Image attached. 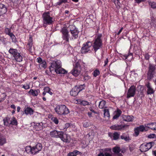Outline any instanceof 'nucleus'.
<instances>
[{"instance_id":"nucleus-53","label":"nucleus","mask_w":156,"mask_h":156,"mask_svg":"<svg viewBox=\"0 0 156 156\" xmlns=\"http://www.w3.org/2000/svg\"><path fill=\"white\" fill-rule=\"evenodd\" d=\"M155 136V134H151L148 136V137L150 138H154V137Z\"/></svg>"},{"instance_id":"nucleus-17","label":"nucleus","mask_w":156,"mask_h":156,"mask_svg":"<svg viewBox=\"0 0 156 156\" xmlns=\"http://www.w3.org/2000/svg\"><path fill=\"white\" fill-rule=\"evenodd\" d=\"M61 132L62 131H57L56 130H54L50 132V135L51 137L59 138Z\"/></svg>"},{"instance_id":"nucleus-4","label":"nucleus","mask_w":156,"mask_h":156,"mask_svg":"<svg viewBox=\"0 0 156 156\" xmlns=\"http://www.w3.org/2000/svg\"><path fill=\"white\" fill-rule=\"evenodd\" d=\"M9 52L14 57L17 62H21L23 61V57L20 51L16 49L11 48L9 50Z\"/></svg>"},{"instance_id":"nucleus-11","label":"nucleus","mask_w":156,"mask_h":156,"mask_svg":"<svg viewBox=\"0 0 156 156\" xmlns=\"http://www.w3.org/2000/svg\"><path fill=\"white\" fill-rule=\"evenodd\" d=\"M154 143L150 142L148 143H144L140 146V150L141 152H145L148 151L152 147V144Z\"/></svg>"},{"instance_id":"nucleus-20","label":"nucleus","mask_w":156,"mask_h":156,"mask_svg":"<svg viewBox=\"0 0 156 156\" xmlns=\"http://www.w3.org/2000/svg\"><path fill=\"white\" fill-rule=\"evenodd\" d=\"M78 88V86H76L73 88L70 91V94L74 97L76 96L80 92V90Z\"/></svg>"},{"instance_id":"nucleus-57","label":"nucleus","mask_w":156,"mask_h":156,"mask_svg":"<svg viewBox=\"0 0 156 156\" xmlns=\"http://www.w3.org/2000/svg\"><path fill=\"white\" fill-rule=\"evenodd\" d=\"M73 152V153H74V155H75V156H76L78 154H79L80 153L79 151L77 150H75Z\"/></svg>"},{"instance_id":"nucleus-26","label":"nucleus","mask_w":156,"mask_h":156,"mask_svg":"<svg viewBox=\"0 0 156 156\" xmlns=\"http://www.w3.org/2000/svg\"><path fill=\"white\" fill-rule=\"evenodd\" d=\"M120 138L122 140H124L126 141H129L130 140L129 134L125 133H122L120 136Z\"/></svg>"},{"instance_id":"nucleus-38","label":"nucleus","mask_w":156,"mask_h":156,"mask_svg":"<svg viewBox=\"0 0 156 156\" xmlns=\"http://www.w3.org/2000/svg\"><path fill=\"white\" fill-rule=\"evenodd\" d=\"M112 136L114 140H117L119 138V134L118 133L115 132L113 133Z\"/></svg>"},{"instance_id":"nucleus-45","label":"nucleus","mask_w":156,"mask_h":156,"mask_svg":"<svg viewBox=\"0 0 156 156\" xmlns=\"http://www.w3.org/2000/svg\"><path fill=\"white\" fill-rule=\"evenodd\" d=\"M89 131H91L90 132L88 133V136L89 137H91L90 138L92 139L93 138V136L94 135V131L92 129H90Z\"/></svg>"},{"instance_id":"nucleus-21","label":"nucleus","mask_w":156,"mask_h":156,"mask_svg":"<svg viewBox=\"0 0 156 156\" xmlns=\"http://www.w3.org/2000/svg\"><path fill=\"white\" fill-rule=\"evenodd\" d=\"M12 3L10 4V5L12 8L14 9H16L19 7V0H10Z\"/></svg>"},{"instance_id":"nucleus-7","label":"nucleus","mask_w":156,"mask_h":156,"mask_svg":"<svg viewBox=\"0 0 156 156\" xmlns=\"http://www.w3.org/2000/svg\"><path fill=\"white\" fill-rule=\"evenodd\" d=\"M60 32L62 34V39L66 42H69V39H70L71 37L67 29L65 27H64L61 30Z\"/></svg>"},{"instance_id":"nucleus-28","label":"nucleus","mask_w":156,"mask_h":156,"mask_svg":"<svg viewBox=\"0 0 156 156\" xmlns=\"http://www.w3.org/2000/svg\"><path fill=\"white\" fill-rule=\"evenodd\" d=\"M11 120L10 118L8 117H5L3 120L4 125L6 126H9V123Z\"/></svg>"},{"instance_id":"nucleus-25","label":"nucleus","mask_w":156,"mask_h":156,"mask_svg":"<svg viewBox=\"0 0 156 156\" xmlns=\"http://www.w3.org/2000/svg\"><path fill=\"white\" fill-rule=\"evenodd\" d=\"M43 123L42 122L41 123H37L35 125L34 127L36 130L39 131L42 129L43 127Z\"/></svg>"},{"instance_id":"nucleus-55","label":"nucleus","mask_w":156,"mask_h":156,"mask_svg":"<svg viewBox=\"0 0 156 156\" xmlns=\"http://www.w3.org/2000/svg\"><path fill=\"white\" fill-rule=\"evenodd\" d=\"M147 0H135L136 2L138 3H139L140 2H144L146 1Z\"/></svg>"},{"instance_id":"nucleus-59","label":"nucleus","mask_w":156,"mask_h":156,"mask_svg":"<svg viewBox=\"0 0 156 156\" xmlns=\"http://www.w3.org/2000/svg\"><path fill=\"white\" fill-rule=\"evenodd\" d=\"M45 73L47 74V75H50L51 74V73L50 72H50H48V71L47 70H46L45 71Z\"/></svg>"},{"instance_id":"nucleus-44","label":"nucleus","mask_w":156,"mask_h":156,"mask_svg":"<svg viewBox=\"0 0 156 156\" xmlns=\"http://www.w3.org/2000/svg\"><path fill=\"white\" fill-rule=\"evenodd\" d=\"M44 91H46L47 93H48L51 95H52L53 93L51 91V89L49 87H45L44 89Z\"/></svg>"},{"instance_id":"nucleus-62","label":"nucleus","mask_w":156,"mask_h":156,"mask_svg":"<svg viewBox=\"0 0 156 156\" xmlns=\"http://www.w3.org/2000/svg\"><path fill=\"white\" fill-rule=\"evenodd\" d=\"M10 107L11 108L13 109H14L16 110V107L14 105H11L10 106Z\"/></svg>"},{"instance_id":"nucleus-12","label":"nucleus","mask_w":156,"mask_h":156,"mask_svg":"<svg viewBox=\"0 0 156 156\" xmlns=\"http://www.w3.org/2000/svg\"><path fill=\"white\" fill-rule=\"evenodd\" d=\"M148 130V129L147 127L144 126L143 125H140L134 129V136H137L139 135L140 132L147 131Z\"/></svg>"},{"instance_id":"nucleus-58","label":"nucleus","mask_w":156,"mask_h":156,"mask_svg":"<svg viewBox=\"0 0 156 156\" xmlns=\"http://www.w3.org/2000/svg\"><path fill=\"white\" fill-rule=\"evenodd\" d=\"M68 156H75L73 152H70L68 154Z\"/></svg>"},{"instance_id":"nucleus-16","label":"nucleus","mask_w":156,"mask_h":156,"mask_svg":"<svg viewBox=\"0 0 156 156\" xmlns=\"http://www.w3.org/2000/svg\"><path fill=\"white\" fill-rule=\"evenodd\" d=\"M42 145L40 143H38L35 146L32 147V152L34 154H36L41 151L42 148Z\"/></svg>"},{"instance_id":"nucleus-47","label":"nucleus","mask_w":156,"mask_h":156,"mask_svg":"<svg viewBox=\"0 0 156 156\" xmlns=\"http://www.w3.org/2000/svg\"><path fill=\"white\" fill-rule=\"evenodd\" d=\"M23 86L22 87L25 90L28 89L30 88V86L29 84H27L26 85H22Z\"/></svg>"},{"instance_id":"nucleus-46","label":"nucleus","mask_w":156,"mask_h":156,"mask_svg":"<svg viewBox=\"0 0 156 156\" xmlns=\"http://www.w3.org/2000/svg\"><path fill=\"white\" fill-rule=\"evenodd\" d=\"M100 74V72L98 70H95L93 72V76L94 77H96Z\"/></svg>"},{"instance_id":"nucleus-36","label":"nucleus","mask_w":156,"mask_h":156,"mask_svg":"<svg viewBox=\"0 0 156 156\" xmlns=\"http://www.w3.org/2000/svg\"><path fill=\"white\" fill-rule=\"evenodd\" d=\"M47 64L45 60H43V62L39 64V67L41 69V68H42L44 69H45L47 67Z\"/></svg>"},{"instance_id":"nucleus-32","label":"nucleus","mask_w":156,"mask_h":156,"mask_svg":"<svg viewBox=\"0 0 156 156\" xmlns=\"http://www.w3.org/2000/svg\"><path fill=\"white\" fill-rule=\"evenodd\" d=\"M116 114L113 117V119H117L120 115L122 111L120 110L119 109H117V111L115 112Z\"/></svg>"},{"instance_id":"nucleus-5","label":"nucleus","mask_w":156,"mask_h":156,"mask_svg":"<svg viewBox=\"0 0 156 156\" xmlns=\"http://www.w3.org/2000/svg\"><path fill=\"white\" fill-rule=\"evenodd\" d=\"M155 66L151 63L149 64L148 71L147 74V80L150 81L154 77L156 73Z\"/></svg>"},{"instance_id":"nucleus-22","label":"nucleus","mask_w":156,"mask_h":156,"mask_svg":"<svg viewBox=\"0 0 156 156\" xmlns=\"http://www.w3.org/2000/svg\"><path fill=\"white\" fill-rule=\"evenodd\" d=\"M81 51V53L83 54H86L88 52V41L83 44Z\"/></svg>"},{"instance_id":"nucleus-40","label":"nucleus","mask_w":156,"mask_h":156,"mask_svg":"<svg viewBox=\"0 0 156 156\" xmlns=\"http://www.w3.org/2000/svg\"><path fill=\"white\" fill-rule=\"evenodd\" d=\"M51 120L56 125H58L59 123L58 119L56 117H53Z\"/></svg>"},{"instance_id":"nucleus-2","label":"nucleus","mask_w":156,"mask_h":156,"mask_svg":"<svg viewBox=\"0 0 156 156\" xmlns=\"http://www.w3.org/2000/svg\"><path fill=\"white\" fill-rule=\"evenodd\" d=\"M44 26L52 24L54 22L53 17L51 16L50 12L48 11L44 12L42 15Z\"/></svg>"},{"instance_id":"nucleus-35","label":"nucleus","mask_w":156,"mask_h":156,"mask_svg":"<svg viewBox=\"0 0 156 156\" xmlns=\"http://www.w3.org/2000/svg\"><path fill=\"white\" fill-rule=\"evenodd\" d=\"M123 120L125 121L130 122L132 121V117L129 115H124L123 116Z\"/></svg>"},{"instance_id":"nucleus-49","label":"nucleus","mask_w":156,"mask_h":156,"mask_svg":"<svg viewBox=\"0 0 156 156\" xmlns=\"http://www.w3.org/2000/svg\"><path fill=\"white\" fill-rule=\"evenodd\" d=\"M37 62L40 64V63H42L43 62V60L42 58L41 57H38L37 58Z\"/></svg>"},{"instance_id":"nucleus-42","label":"nucleus","mask_w":156,"mask_h":156,"mask_svg":"<svg viewBox=\"0 0 156 156\" xmlns=\"http://www.w3.org/2000/svg\"><path fill=\"white\" fill-rule=\"evenodd\" d=\"M68 0H58V2L56 3V5H60L63 3H65L67 2Z\"/></svg>"},{"instance_id":"nucleus-60","label":"nucleus","mask_w":156,"mask_h":156,"mask_svg":"<svg viewBox=\"0 0 156 156\" xmlns=\"http://www.w3.org/2000/svg\"><path fill=\"white\" fill-rule=\"evenodd\" d=\"M6 38H4V37H2V38H1L0 39V40L2 42H5V40Z\"/></svg>"},{"instance_id":"nucleus-8","label":"nucleus","mask_w":156,"mask_h":156,"mask_svg":"<svg viewBox=\"0 0 156 156\" xmlns=\"http://www.w3.org/2000/svg\"><path fill=\"white\" fill-rule=\"evenodd\" d=\"M12 28V26H11L10 28L5 27L4 29V32L6 35H8L10 37L12 42L16 44L18 42L16 38L13 33L11 32V29Z\"/></svg>"},{"instance_id":"nucleus-64","label":"nucleus","mask_w":156,"mask_h":156,"mask_svg":"<svg viewBox=\"0 0 156 156\" xmlns=\"http://www.w3.org/2000/svg\"><path fill=\"white\" fill-rule=\"evenodd\" d=\"M98 156H105L104 154L101 152H100L98 154Z\"/></svg>"},{"instance_id":"nucleus-3","label":"nucleus","mask_w":156,"mask_h":156,"mask_svg":"<svg viewBox=\"0 0 156 156\" xmlns=\"http://www.w3.org/2000/svg\"><path fill=\"white\" fill-rule=\"evenodd\" d=\"M54 110L56 114L58 115H67L70 112L68 108L63 105H57Z\"/></svg>"},{"instance_id":"nucleus-1","label":"nucleus","mask_w":156,"mask_h":156,"mask_svg":"<svg viewBox=\"0 0 156 156\" xmlns=\"http://www.w3.org/2000/svg\"><path fill=\"white\" fill-rule=\"evenodd\" d=\"M62 67L61 61L56 60L51 63V66L49 67V70L51 73L53 74L55 73L58 74H66L67 71Z\"/></svg>"},{"instance_id":"nucleus-29","label":"nucleus","mask_w":156,"mask_h":156,"mask_svg":"<svg viewBox=\"0 0 156 156\" xmlns=\"http://www.w3.org/2000/svg\"><path fill=\"white\" fill-rule=\"evenodd\" d=\"M123 56L125 57V59H127L129 61H131L133 57V53L129 51L128 54H125Z\"/></svg>"},{"instance_id":"nucleus-51","label":"nucleus","mask_w":156,"mask_h":156,"mask_svg":"<svg viewBox=\"0 0 156 156\" xmlns=\"http://www.w3.org/2000/svg\"><path fill=\"white\" fill-rule=\"evenodd\" d=\"M81 104L83 105H88V102L86 101H83L81 102Z\"/></svg>"},{"instance_id":"nucleus-63","label":"nucleus","mask_w":156,"mask_h":156,"mask_svg":"<svg viewBox=\"0 0 156 156\" xmlns=\"http://www.w3.org/2000/svg\"><path fill=\"white\" fill-rule=\"evenodd\" d=\"M88 116L90 117H93L94 116V115H93V114H92V113L89 112H88Z\"/></svg>"},{"instance_id":"nucleus-33","label":"nucleus","mask_w":156,"mask_h":156,"mask_svg":"<svg viewBox=\"0 0 156 156\" xmlns=\"http://www.w3.org/2000/svg\"><path fill=\"white\" fill-rule=\"evenodd\" d=\"M155 122H151L150 123L146 124H145V126L147 128L150 129H151L154 130V126H155Z\"/></svg>"},{"instance_id":"nucleus-34","label":"nucleus","mask_w":156,"mask_h":156,"mask_svg":"<svg viewBox=\"0 0 156 156\" xmlns=\"http://www.w3.org/2000/svg\"><path fill=\"white\" fill-rule=\"evenodd\" d=\"M9 124L10 125H12L14 126H16L18 124V122L17 120L16 119V118L13 117L12 118L11 122L9 123Z\"/></svg>"},{"instance_id":"nucleus-24","label":"nucleus","mask_w":156,"mask_h":156,"mask_svg":"<svg viewBox=\"0 0 156 156\" xmlns=\"http://www.w3.org/2000/svg\"><path fill=\"white\" fill-rule=\"evenodd\" d=\"M40 92V90L39 89H36L34 90L31 89L29 91L28 93L31 94V95L33 96H37L38 93Z\"/></svg>"},{"instance_id":"nucleus-6","label":"nucleus","mask_w":156,"mask_h":156,"mask_svg":"<svg viewBox=\"0 0 156 156\" xmlns=\"http://www.w3.org/2000/svg\"><path fill=\"white\" fill-rule=\"evenodd\" d=\"M69 28L71 34L70 40H74L77 39L78 37V34L80 32L78 29L74 25H70Z\"/></svg>"},{"instance_id":"nucleus-54","label":"nucleus","mask_w":156,"mask_h":156,"mask_svg":"<svg viewBox=\"0 0 156 156\" xmlns=\"http://www.w3.org/2000/svg\"><path fill=\"white\" fill-rule=\"evenodd\" d=\"M89 110H90V111L92 112V113H94V114L97 113V112L94 111V110L91 107L89 108Z\"/></svg>"},{"instance_id":"nucleus-27","label":"nucleus","mask_w":156,"mask_h":156,"mask_svg":"<svg viewBox=\"0 0 156 156\" xmlns=\"http://www.w3.org/2000/svg\"><path fill=\"white\" fill-rule=\"evenodd\" d=\"M24 112L27 115H31L33 114L34 110L30 107H27L24 110Z\"/></svg>"},{"instance_id":"nucleus-30","label":"nucleus","mask_w":156,"mask_h":156,"mask_svg":"<svg viewBox=\"0 0 156 156\" xmlns=\"http://www.w3.org/2000/svg\"><path fill=\"white\" fill-rule=\"evenodd\" d=\"M6 143V139L2 134H0V146H2Z\"/></svg>"},{"instance_id":"nucleus-37","label":"nucleus","mask_w":156,"mask_h":156,"mask_svg":"<svg viewBox=\"0 0 156 156\" xmlns=\"http://www.w3.org/2000/svg\"><path fill=\"white\" fill-rule=\"evenodd\" d=\"M106 103V102L102 100L99 102V107L100 108H103L105 107V105Z\"/></svg>"},{"instance_id":"nucleus-18","label":"nucleus","mask_w":156,"mask_h":156,"mask_svg":"<svg viewBox=\"0 0 156 156\" xmlns=\"http://www.w3.org/2000/svg\"><path fill=\"white\" fill-rule=\"evenodd\" d=\"M128 125H114L110 127V128L114 130H121L126 126H128Z\"/></svg>"},{"instance_id":"nucleus-23","label":"nucleus","mask_w":156,"mask_h":156,"mask_svg":"<svg viewBox=\"0 0 156 156\" xmlns=\"http://www.w3.org/2000/svg\"><path fill=\"white\" fill-rule=\"evenodd\" d=\"M7 11V7L2 4H0V13L2 15L5 13Z\"/></svg>"},{"instance_id":"nucleus-61","label":"nucleus","mask_w":156,"mask_h":156,"mask_svg":"<svg viewBox=\"0 0 156 156\" xmlns=\"http://www.w3.org/2000/svg\"><path fill=\"white\" fill-rule=\"evenodd\" d=\"M104 155H105V156H112L111 154L107 152L105 153Z\"/></svg>"},{"instance_id":"nucleus-14","label":"nucleus","mask_w":156,"mask_h":156,"mask_svg":"<svg viewBox=\"0 0 156 156\" xmlns=\"http://www.w3.org/2000/svg\"><path fill=\"white\" fill-rule=\"evenodd\" d=\"M59 138L63 142L69 143L70 142V136L68 134L62 131Z\"/></svg>"},{"instance_id":"nucleus-9","label":"nucleus","mask_w":156,"mask_h":156,"mask_svg":"<svg viewBox=\"0 0 156 156\" xmlns=\"http://www.w3.org/2000/svg\"><path fill=\"white\" fill-rule=\"evenodd\" d=\"M102 35L101 34H99L97 36V37L95 40L94 42L93 47L95 51L100 48L102 45V41L101 39Z\"/></svg>"},{"instance_id":"nucleus-10","label":"nucleus","mask_w":156,"mask_h":156,"mask_svg":"<svg viewBox=\"0 0 156 156\" xmlns=\"http://www.w3.org/2000/svg\"><path fill=\"white\" fill-rule=\"evenodd\" d=\"M81 68L80 63L77 62L74 66L73 69L71 71V73L75 76H77L81 72Z\"/></svg>"},{"instance_id":"nucleus-15","label":"nucleus","mask_w":156,"mask_h":156,"mask_svg":"<svg viewBox=\"0 0 156 156\" xmlns=\"http://www.w3.org/2000/svg\"><path fill=\"white\" fill-rule=\"evenodd\" d=\"M33 39L31 36L29 37L28 43L27 44L26 48L30 52H33L32 47L33 44Z\"/></svg>"},{"instance_id":"nucleus-43","label":"nucleus","mask_w":156,"mask_h":156,"mask_svg":"<svg viewBox=\"0 0 156 156\" xmlns=\"http://www.w3.org/2000/svg\"><path fill=\"white\" fill-rule=\"evenodd\" d=\"M104 115L105 117H107L109 118L110 117V114L109 113V112L108 111V109H105L104 110Z\"/></svg>"},{"instance_id":"nucleus-48","label":"nucleus","mask_w":156,"mask_h":156,"mask_svg":"<svg viewBox=\"0 0 156 156\" xmlns=\"http://www.w3.org/2000/svg\"><path fill=\"white\" fill-rule=\"evenodd\" d=\"M84 84L81 85H80L79 86H78V88L79 89L78 90H80V92L83 89H84Z\"/></svg>"},{"instance_id":"nucleus-31","label":"nucleus","mask_w":156,"mask_h":156,"mask_svg":"<svg viewBox=\"0 0 156 156\" xmlns=\"http://www.w3.org/2000/svg\"><path fill=\"white\" fill-rule=\"evenodd\" d=\"M25 151L29 155L34 154L32 152V147L30 146H27L25 148Z\"/></svg>"},{"instance_id":"nucleus-13","label":"nucleus","mask_w":156,"mask_h":156,"mask_svg":"<svg viewBox=\"0 0 156 156\" xmlns=\"http://www.w3.org/2000/svg\"><path fill=\"white\" fill-rule=\"evenodd\" d=\"M136 88L134 85L131 86L128 89L127 94V98H129L131 97H133L135 95Z\"/></svg>"},{"instance_id":"nucleus-41","label":"nucleus","mask_w":156,"mask_h":156,"mask_svg":"<svg viewBox=\"0 0 156 156\" xmlns=\"http://www.w3.org/2000/svg\"><path fill=\"white\" fill-rule=\"evenodd\" d=\"M113 151L115 153L118 154L120 151V148L118 147H115L112 149Z\"/></svg>"},{"instance_id":"nucleus-52","label":"nucleus","mask_w":156,"mask_h":156,"mask_svg":"<svg viewBox=\"0 0 156 156\" xmlns=\"http://www.w3.org/2000/svg\"><path fill=\"white\" fill-rule=\"evenodd\" d=\"M150 58V55L148 53H146L145 55V58L146 60H148Z\"/></svg>"},{"instance_id":"nucleus-19","label":"nucleus","mask_w":156,"mask_h":156,"mask_svg":"<svg viewBox=\"0 0 156 156\" xmlns=\"http://www.w3.org/2000/svg\"><path fill=\"white\" fill-rule=\"evenodd\" d=\"M145 86L147 88V94H151L154 93V91L152 87L151 83L149 82H147L145 84Z\"/></svg>"},{"instance_id":"nucleus-50","label":"nucleus","mask_w":156,"mask_h":156,"mask_svg":"<svg viewBox=\"0 0 156 156\" xmlns=\"http://www.w3.org/2000/svg\"><path fill=\"white\" fill-rule=\"evenodd\" d=\"M83 126L84 127L87 128L88 127V122L87 121H85L83 122Z\"/></svg>"},{"instance_id":"nucleus-39","label":"nucleus","mask_w":156,"mask_h":156,"mask_svg":"<svg viewBox=\"0 0 156 156\" xmlns=\"http://www.w3.org/2000/svg\"><path fill=\"white\" fill-rule=\"evenodd\" d=\"M149 5L153 9L156 8V3L154 2H151L150 1H148Z\"/></svg>"},{"instance_id":"nucleus-56","label":"nucleus","mask_w":156,"mask_h":156,"mask_svg":"<svg viewBox=\"0 0 156 156\" xmlns=\"http://www.w3.org/2000/svg\"><path fill=\"white\" fill-rule=\"evenodd\" d=\"M70 124L69 123H66L65 125L64 129H67L70 126Z\"/></svg>"}]
</instances>
